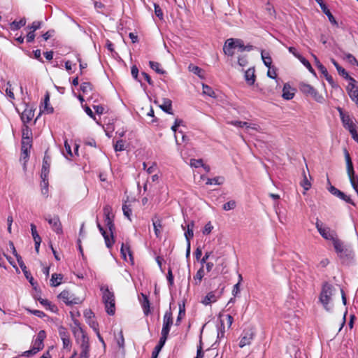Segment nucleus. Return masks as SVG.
Returning <instances> with one entry per match:
<instances>
[{
  "label": "nucleus",
  "mask_w": 358,
  "mask_h": 358,
  "mask_svg": "<svg viewBox=\"0 0 358 358\" xmlns=\"http://www.w3.org/2000/svg\"><path fill=\"white\" fill-rule=\"evenodd\" d=\"M102 292V301L105 305L106 313L113 315L115 312V301L114 292L107 285H102L100 288Z\"/></svg>",
  "instance_id": "nucleus-1"
},
{
  "label": "nucleus",
  "mask_w": 358,
  "mask_h": 358,
  "mask_svg": "<svg viewBox=\"0 0 358 358\" xmlns=\"http://www.w3.org/2000/svg\"><path fill=\"white\" fill-rule=\"evenodd\" d=\"M334 290V286L329 282H325L322 284V290L319 296V301L327 311H330L331 310L330 303Z\"/></svg>",
  "instance_id": "nucleus-2"
},
{
  "label": "nucleus",
  "mask_w": 358,
  "mask_h": 358,
  "mask_svg": "<svg viewBox=\"0 0 358 358\" xmlns=\"http://www.w3.org/2000/svg\"><path fill=\"white\" fill-rule=\"evenodd\" d=\"M244 43L239 38H229L223 46V51L225 55L232 57L234 55V50L238 48L239 51L243 52Z\"/></svg>",
  "instance_id": "nucleus-3"
},
{
  "label": "nucleus",
  "mask_w": 358,
  "mask_h": 358,
  "mask_svg": "<svg viewBox=\"0 0 358 358\" xmlns=\"http://www.w3.org/2000/svg\"><path fill=\"white\" fill-rule=\"evenodd\" d=\"M299 87L303 94L306 96H311L317 102L322 103L324 101V99L322 95L319 94V92L310 85L305 83H301Z\"/></svg>",
  "instance_id": "nucleus-4"
},
{
  "label": "nucleus",
  "mask_w": 358,
  "mask_h": 358,
  "mask_svg": "<svg viewBox=\"0 0 358 358\" xmlns=\"http://www.w3.org/2000/svg\"><path fill=\"white\" fill-rule=\"evenodd\" d=\"M315 227L320 234L326 240L334 241L337 238L336 233L329 227L323 226L322 222L317 220Z\"/></svg>",
  "instance_id": "nucleus-5"
},
{
  "label": "nucleus",
  "mask_w": 358,
  "mask_h": 358,
  "mask_svg": "<svg viewBox=\"0 0 358 358\" xmlns=\"http://www.w3.org/2000/svg\"><path fill=\"white\" fill-rule=\"evenodd\" d=\"M173 324V317L171 311H166L163 317V327L161 332L160 338L167 340L170 329Z\"/></svg>",
  "instance_id": "nucleus-6"
},
{
  "label": "nucleus",
  "mask_w": 358,
  "mask_h": 358,
  "mask_svg": "<svg viewBox=\"0 0 358 358\" xmlns=\"http://www.w3.org/2000/svg\"><path fill=\"white\" fill-rule=\"evenodd\" d=\"M338 110L343 127L350 131V134L355 133L357 131V129L352 119L348 113H345L342 108H338Z\"/></svg>",
  "instance_id": "nucleus-7"
},
{
  "label": "nucleus",
  "mask_w": 358,
  "mask_h": 358,
  "mask_svg": "<svg viewBox=\"0 0 358 358\" xmlns=\"http://www.w3.org/2000/svg\"><path fill=\"white\" fill-rule=\"evenodd\" d=\"M80 345V358L90 357V340L87 336H83L80 338V342H77Z\"/></svg>",
  "instance_id": "nucleus-8"
},
{
  "label": "nucleus",
  "mask_w": 358,
  "mask_h": 358,
  "mask_svg": "<svg viewBox=\"0 0 358 358\" xmlns=\"http://www.w3.org/2000/svg\"><path fill=\"white\" fill-rule=\"evenodd\" d=\"M44 219L48 222L54 231L57 234H62V227L58 216L55 215L52 217L50 215H48L44 216Z\"/></svg>",
  "instance_id": "nucleus-9"
},
{
  "label": "nucleus",
  "mask_w": 358,
  "mask_h": 358,
  "mask_svg": "<svg viewBox=\"0 0 358 358\" xmlns=\"http://www.w3.org/2000/svg\"><path fill=\"white\" fill-rule=\"evenodd\" d=\"M66 305L79 304L81 301L79 298L74 296L69 291L64 290L58 296Z\"/></svg>",
  "instance_id": "nucleus-10"
},
{
  "label": "nucleus",
  "mask_w": 358,
  "mask_h": 358,
  "mask_svg": "<svg viewBox=\"0 0 358 358\" xmlns=\"http://www.w3.org/2000/svg\"><path fill=\"white\" fill-rule=\"evenodd\" d=\"M46 337V333L44 330H41L36 337L33 340L32 348L37 352H39L44 347L43 341Z\"/></svg>",
  "instance_id": "nucleus-11"
},
{
  "label": "nucleus",
  "mask_w": 358,
  "mask_h": 358,
  "mask_svg": "<svg viewBox=\"0 0 358 358\" xmlns=\"http://www.w3.org/2000/svg\"><path fill=\"white\" fill-rule=\"evenodd\" d=\"M70 314L74 324V327H73V333L76 338V341L80 342V338L83 337V335L87 336V334L81 327L80 322L78 320L74 319L73 312H70Z\"/></svg>",
  "instance_id": "nucleus-12"
},
{
  "label": "nucleus",
  "mask_w": 358,
  "mask_h": 358,
  "mask_svg": "<svg viewBox=\"0 0 358 358\" xmlns=\"http://www.w3.org/2000/svg\"><path fill=\"white\" fill-rule=\"evenodd\" d=\"M334 249L340 257H347L350 255V251L345 248L343 242L336 238L332 241Z\"/></svg>",
  "instance_id": "nucleus-13"
},
{
  "label": "nucleus",
  "mask_w": 358,
  "mask_h": 358,
  "mask_svg": "<svg viewBox=\"0 0 358 358\" xmlns=\"http://www.w3.org/2000/svg\"><path fill=\"white\" fill-rule=\"evenodd\" d=\"M329 191L334 196L338 197L339 199L345 201V202L350 203L353 206H355V203L352 201L351 198L349 196L345 194L343 192L340 191L334 186L330 185L329 187Z\"/></svg>",
  "instance_id": "nucleus-14"
},
{
  "label": "nucleus",
  "mask_w": 358,
  "mask_h": 358,
  "mask_svg": "<svg viewBox=\"0 0 358 358\" xmlns=\"http://www.w3.org/2000/svg\"><path fill=\"white\" fill-rule=\"evenodd\" d=\"M59 334L63 343V348H69L71 346V342L67 329L64 327H60L59 328Z\"/></svg>",
  "instance_id": "nucleus-15"
},
{
  "label": "nucleus",
  "mask_w": 358,
  "mask_h": 358,
  "mask_svg": "<svg viewBox=\"0 0 358 358\" xmlns=\"http://www.w3.org/2000/svg\"><path fill=\"white\" fill-rule=\"evenodd\" d=\"M255 334L252 330L250 329L244 331L243 335L242 336L239 342V347L243 348L245 345H250L254 338Z\"/></svg>",
  "instance_id": "nucleus-16"
},
{
  "label": "nucleus",
  "mask_w": 358,
  "mask_h": 358,
  "mask_svg": "<svg viewBox=\"0 0 358 358\" xmlns=\"http://www.w3.org/2000/svg\"><path fill=\"white\" fill-rule=\"evenodd\" d=\"M320 6V8L322 9V12L328 17L329 20L334 24H337V22L335 20L334 17L330 12L328 7L326 6V4L324 3L323 0H315Z\"/></svg>",
  "instance_id": "nucleus-17"
},
{
  "label": "nucleus",
  "mask_w": 358,
  "mask_h": 358,
  "mask_svg": "<svg viewBox=\"0 0 358 358\" xmlns=\"http://www.w3.org/2000/svg\"><path fill=\"white\" fill-rule=\"evenodd\" d=\"M17 263H18L20 267L21 268L23 273L24 274V276L26 277V278L29 280L30 284L32 286H34L35 285L34 279L32 277V275L30 273V272L27 270V266H25L22 259V258H18Z\"/></svg>",
  "instance_id": "nucleus-18"
},
{
  "label": "nucleus",
  "mask_w": 358,
  "mask_h": 358,
  "mask_svg": "<svg viewBox=\"0 0 358 358\" xmlns=\"http://www.w3.org/2000/svg\"><path fill=\"white\" fill-rule=\"evenodd\" d=\"M34 116V110L27 106L21 115V120L24 123L29 122Z\"/></svg>",
  "instance_id": "nucleus-19"
},
{
  "label": "nucleus",
  "mask_w": 358,
  "mask_h": 358,
  "mask_svg": "<svg viewBox=\"0 0 358 358\" xmlns=\"http://www.w3.org/2000/svg\"><path fill=\"white\" fill-rule=\"evenodd\" d=\"M347 90L350 97L355 101L358 106V87H356L353 83H349Z\"/></svg>",
  "instance_id": "nucleus-20"
},
{
  "label": "nucleus",
  "mask_w": 358,
  "mask_h": 358,
  "mask_svg": "<svg viewBox=\"0 0 358 358\" xmlns=\"http://www.w3.org/2000/svg\"><path fill=\"white\" fill-rule=\"evenodd\" d=\"M294 90L289 84H285L282 89V98L285 100L292 99L294 96Z\"/></svg>",
  "instance_id": "nucleus-21"
},
{
  "label": "nucleus",
  "mask_w": 358,
  "mask_h": 358,
  "mask_svg": "<svg viewBox=\"0 0 358 358\" xmlns=\"http://www.w3.org/2000/svg\"><path fill=\"white\" fill-rule=\"evenodd\" d=\"M245 79L247 82V83L250 85H252L256 80V76L255 74V69L254 68H249L245 72Z\"/></svg>",
  "instance_id": "nucleus-22"
},
{
  "label": "nucleus",
  "mask_w": 358,
  "mask_h": 358,
  "mask_svg": "<svg viewBox=\"0 0 358 358\" xmlns=\"http://www.w3.org/2000/svg\"><path fill=\"white\" fill-rule=\"evenodd\" d=\"M344 155H345V159L346 165H347V173H348V176H350L355 174L353 164H352L350 154L346 149L344 150Z\"/></svg>",
  "instance_id": "nucleus-23"
},
{
  "label": "nucleus",
  "mask_w": 358,
  "mask_h": 358,
  "mask_svg": "<svg viewBox=\"0 0 358 358\" xmlns=\"http://www.w3.org/2000/svg\"><path fill=\"white\" fill-rule=\"evenodd\" d=\"M344 155H345V159L346 165H347V173H348V176H350L355 174L353 164H352L350 154L346 149L344 150Z\"/></svg>",
  "instance_id": "nucleus-24"
},
{
  "label": "nucleus",
  "mask_w": 358,
  "mask_h": 358,
  "mask_svg": "<svg viewBox=\"0 0 358 358\" xmlns=\"http://www.w3.org/2000/svg\"><path fill=\"white\" fill-rule=\"evenodd\" d=\"M41 111L42 113H45L47 114L52 113L54 111V109L52 106L50 105V95L48 93H46L44 98V106L42 108H41Z\"/></svg>",
  "instance_id": "nucleus-25"
},
{
  "label": "nucleus",
  "mask_w": 358,
  "mask_h": 358,
  "mask_svg": "<svg viewBox=\"0 0 358 358\" xmlns=\"http://www.w3.org/2000/svg\"><path fill=\"white\" fill-rule=\"evenodd\" d=\"M159 108L168 114H173L172 111V101L169 99H163V103L159 106Z\"/></svg>",
  "instance_id": "nucleus-26"
},
{
  "label": "nucleus",
  "mask_w": 358,
  "mask_h": 358,
  "mask_svg": "<svg viewBox=\"0 0 358 358\" xmlns=\"http://www.w3.org/2000/svg\"><path fill=\"white\" fill-rule=\"evenodd\" d=\"M218 296L215 294L214 292H210L202 300V303L205 306L210 305L212 303H215L217 301Z\"/></svg>",
  "instance_id": "nucleus-27"
},
{
  "label": "nucleus",
  "mask_w": 358,
  "mask_h": 358,
  "mask_svg": "<svg viewBox=\"0 0 358 358\" xmlns=\"http://www.w3.org/2000/svg\"><path fill=\"white\" fill-rule=\"evenodd\" d=\"M143 297V300L141 301V306L143 310V313L145 315H148L150 313V303L148 299V297L144 294H141Z\"/></svg>",
  "instance_id": "nucleus-28"
},
{
  "label": "nucleus",
  "mask_w": 358,
  "mask_h": 358,
  "mask_svg": "<svg viewBox=\"0 0 358 358\" xmlns=\"http://www.w3.org/2000/svg\"><path fill=\"white\" fill-rule=\"evenodd\" d=\"M26 22L27 21L24 17L21 18L19 21L14 20L10 24V29L12 31H17L20 29L21 27L25 26Z\"/></svg>",
  "instance_id": "nucleus-29"
},
{
  "label": "nucleus",
  "mask_w": 358,
  "mask_h": 358,
  "mask_svg": "<svg viewBox=\"0 0 358 358\" xmlns=\"http://www.w3.org/2000/svg\"><path fill=\"white\" fill-rule=\"evenodd\" d=\"M102 236L104 238L106 247L110 248L115 243L113 234H112L111 232L108 233L107 231H106L104 235Z\"/></svg>",
  "instance_id": "nucleus-30"
},
{
  "label": "nucleus",
  "mask_w": 358,
  "mask_h": 358,
  "mask_svg": "<svg viewBox=\"0 0 358 358\" xmlns=\"http://www.w3.org/2000/svg\"><path fill=\"white\" fill-rule=\"evenodd\" d=\"M166 341V340L159 338L158 344L155 346V348H154V350L152 352L151 358H157L158 355H159V352L161 351L162 348L165 345Z\"/></svg>",
  "instance_id": "nucleus-31"
},
{
  "label": "nucleus",
  "mask_w": 358,
  "mask_h": 358,
  "mask_svg": "<svg viewBox=\"0 0 358 358\" xmlns=\"http://www.w3.org/2000/svg\"><path fill=\"white\" fill-rule=\"evenodd\" d=\"M261 56H262V61H263L264 65L266 67L270 68L271 66V64H272V58L270 56L269 53L266 52L264 50H262Z\"/></svg>",
  "instance_id": "nucleus-32"
},
{
  "label": "nucleus",
  "mask_w": 358,
  "mask_h": 358,
  "mask_svg": "<svg viewBox=\"0 0 358 358\" xmlns=\"http://www.w3.org/2000/svg\"><path fill=\"white\" fill-rule=\"evenodd\" d=\"M120 252L122 256V257L126 259L127 255H128L130 257V259H132V254L131 251L130 250V247L127 243H122L120 248Z\"/></svg>",
  "instance_id": "nucleus-33"
},
{
  "label": "nucleus",
  "mask_w": 358,
  "mask_h": 358,
  "mask_svg": "<svg viewBox=\"0 0 358 358\" xmlns=\"http://www.w3.org/2000/svg\"><path fill=\"white\" fill-rule=\"evenodd\" d=\"M63 278L62 275L53 273L52 275V278L50 279V285L52 287H57L62 283V280Z\"/></svg>",
  "instance_id": "nucleus-34"
},
{
  "label": "nucleus",
  "mask_w": 358,
  "mask_h": 358,
  "mask_svg": "<svg viewBox=\"0 0 358 358\" xmlns=\"http://www.w3.org/2000/svg\"><path fill=\"white\" fill-rule=\"evenodd\" d=\"M41 178V193L43 195H44L45 197L48 196V178Z\"/></svg>",
  "instance_id": "nucleus-35"
},
{
  "label": "nucleus",
  "mask_w": 358,
  "mask_h": 358,
  "mask_svg": "<svg viewBox=\"0 0 358 358\" xmlns=\"http://www.w3.org/2000/svg\"><path fill=\"white\" fill-rule=\"evenodd\" d=\"M150 68L159 74H164L165 71L160 68V64L157 62L150 61L149 62Z\"/></svg>",
  "instance_id": "nucleus-36"
},
{
  "label": "nucleus",
  "mask_w": 358,
  "mask_h": 358,
  "mask_svg": "<svg viewBox=\"0 0 358 358\" xmlns=\"http://www.w3.org/2000/svg\"><path fill=\"white\" fill-rule=\"evenodd\" d=\"M204 276V270H203V268L201 267V268H199L196 275L194 276V284L195 285H199L202 278H203Z\"/></svg>",
  "instance_id": "nucleus-37"
},
{
  "label": "nucleus",
  "mask_w": 358,
  "mask_h": 358,
  "mask_svg": "<svg viewBox=\"0 0 358 358\" xmlns=\"http://www.w3.org/2000/svg\"><path fill=\"white\" fill-rule=\"evenodd\" d=\"M30 143H31V141H27L24 140H22V141L21 150H22V153L24 155V159H26L28 157V150L31 146Z\"/></svg>",
  "instance_id": "nucleus-38"
},
{
  "label": "nucleus",
  "mask_w": 358,
  "mask_h": 358,
  "mask_svg": "<svg viewBox=\"0 0 358 358\" xmlns=\"http://www.w3.org/2000/svg\"><path fill=\"white\" fill-rule=\"evenodd\" d=\"M105 223H106L107 228L109 230V232L114 234L115 227L113 217H105Z\"/></svg>",
  "instance_id": "nucleus-39"
},
{
  "label": "nucleus",
  "mask_w": 358,
  "mask_h": 358,
  "mask_svg": "<svg viewBox=\"0 0 358 358\" xmlns=\"http://www.w3.org/2000/svg\"><path fill=\"white\" fill-rule=\"evenodd\" d=\"M153 227L156 236L159 237L161 234V229L162 227L161 220L159 219L153 220Z\"/></svg>",
  "instance_id": "nucleus-40"
},
{
  "label": "nucleus",
  "mask_w": 358,
  "mask_h": 358,
  "mask_svg": "<svg viewBox=\"0 0 358 358\" xmlns=\"http://www.w3.org/2000/svg\"><path fill=\"white\" fill-rule=\"evenodd\" d=\"M50 163H43L41 178H48V174L50 172Z\"/></svg>",
  "instance_id": "nucleus-41"
},
{
  "label": "nucleus",
  "mask_w": 358,
  "mask_h": 358,
  "mask_svg": "<svg viewBox=\"0 0 358 358\" xmlns=\"http://www.w3.org/2000/svg\"><path fill=\"white\" fill-rule=\"evenodd\" d=\"M185 315V304H179V313L176 320V325H179L181 321V319Z\"/></svg>",
  "instance_id": "nucleus-42"
},
{
  "label": "nucleus",
  "mask_w": 358,
  "mask_h": 358,
  "mask_svg": "<svg viewBox=\"0 0 358 358\" xmlns=\"http://www.w3.org/2000/svg\"><path fill=\"white\" fill-rule=\"evenodd\" d=\"M203 93L210 97L214 98L216 96L214 90L210 86L204 84H203Z\"/></svg>",
  "instance_id": "nucleus-43"
},
{
  "label": "nucleus",
  "mask_w": 358,
  "mask_h": 358,
  "mask_svg": "<svg viewBox=\"0 0 358 358\" xmlns=\"http://www.w3.org/2000/svg\"><path fill=\"white\" fill-rule=\"evenodd\" d=\"M92 85L89 82H85V83H83L81 85H80V90L84 93V94H87L88 92H90L92 91Z\"/></svg>",
  "instance_id": "nucleus-44"
},
{
  "label": "nucleus",
  "mask_w": 358,
  "mask_h": 358,
  "mask_svg": "<svg viewBox=\"0 0 358 358\" xmlns=\"http://www.w3.org/2000/svg\"><path fill=\"white\" fill-rule=\"evenodd\" d=\"M338 73H339V75H341V76H343V78H345V79H349L350 80V83H353L355 82V79H353L352 78H351L348 72L341 66H340L338 69Z\"/></svg>",
  "instance_id": "nucleus-45"
},
{
  "label": "nucleus",
  "mask_w": 358,
  "mask_h": 358,
  "mask_svg": "<svg viewBox=\"0 0 358 358\" xmlns=\"http://www.w3.org/2000/svg\"><path fill=\"white\" fill-rule=\"evenodd\" d=\"M223 182V178L220 177H215L213 178H208L206 185H221Z\"/></svg>",
  "instance_id": "nucleus-46"
},
{
  "label": "nucleus",
  "mask_w": 358,
  "mask_h": 358,
  "mask_svg": "<svg viewBox=\"0 0 358 358\" xmlns=\"http://www.w3.org/2000/svg\"><path fill=\"white\" fill-rule=\"evenodd\" d=\"M43 22L41 21H34L31 25H29L27 28L32 31H36L41 27Z\"/></svg>",
  "instance_id": "nucleus-47"
},
{
  "label": "nucleus",
  "mask_w": 358,
  "mask_h": 358,
  "mask_svg": "<svg viewBox=\"0 0 358 358\" xmlns=\"http://www.w3.org/2000/svg\"><path fill=\"white\" fill-rule=\"evenodd\" d=\"M31 135V131L28 127H26L23 129L22 131V140L27 141H31L30 136Z\"/></svg>",
  "instance_id": "nucleus-48"
},
{
  "label": "nucleus",
  "mask_w": 358,
  "mask_h": 358,
  "mask_svg": "<svg viewBox=\"0 0 358 358\" xmlns=\"http://www.w3.org/2000/svg\"><path fill=\"white\" fill-rule=\"evenodd\" d=\"M236 203L235 201L234 200H231V201H229L227 203H225L224 205H223V209L224 210H233L236 208Z\"/></svg>",
  "instance_id": "nucleus-49"
},
{
  "label": "nucleus",
  "mask_w": 358,
  "mask_h": 358,
  "mask_svg": "<svg viewBox=\"0 0 358 358\" xmlns=\"http://www.w3.org/2000/svg\"><path fill=\"white\" fill-rule=\"evenodd\" d=\"M30 227H31V235H32L34 241L41 240V238L40 237V236L38 235V234L36 231V225L34 224H31Z\"/></svg>",
  "instance_id": "nucleus-50"
},
{
  "label": "nucleus",
  "mask_w": 358,
  "mask_h": 358,
  "mask_svg": "<svg viewBox=\"0 0 358 358\" xmlns=\"http://www.w3.org/2000/svg\"><path fill=\"white\" fill-rule=\"evenodd\" d=\"M122 211L125 217H127L129 220H131V208L130 206L124 204L122 206Z\"/></svg>",
  "instance_id": "nucleus-51"
},
{
  "label": "nucleus",
  "mask_w": 358,
  "mask_h": 358,
  "mask_svg": "<svg viewBox=\"0 0 358 358\" xmlns=\"http://www.w3.org/2000/svg\"><path fill=\"white\" fill-rule=\"evenodd\" d=\"M189 69L194 74L197 75L199 77H202L201 73L203 72V70L201 68H199V66H194V65H190L189 66Z\"/></svg>",
  "instance_id": "nucleus-52"
},
{
  "label": "nucleus",
  "mask_w": 358,
  "mask_h": 358,
  "mask_svg": "<svg viewBox=\"0 0 358 358\" xmlns=\"http://www.w3.org/2000/svg\"><path fill=\"white\" fill-rule=\"evenodd\" d=\"M203 162L201 159H192L190 160L189 165L192 167L199 168V167H201V166H203Z\"/></svg>",
  "instance_id": "nucleus-53"
},
{
  "label": "nucleus",
  "mask_w": 358,
  "mask_h": 358,
  "mask_svg": "<svg viewBox=\"0 0 358 358\" xmlns=\"http://www.w3.org/2000/svg\"><path fill=\"white\" fill-rule=\"evenodd\" d=\"M154 8H155V13L157 17L160 20H163L164 14L162 12V10L161 9L160 6L157 4L154 3Z\"/></svg>",
  "instance_id": "nucleus-54"
},
{
  "label": "nucleus",
  "mask_w": 358,
  "mask_h": 358,
  "mask_svg": "<svg viewBox=\"0 0 358 358\" xmlns=\"http://www.w3.org/2000/svg\"><path fill=\"white\" fill-rule=\"evenodd\" d=\"M315 59L316 60V63H317V69H319V71L321 72L322 74L324 76L327 75L329 73L327 71V68L322 65L317 59V57H315Z\"/></svg>",
  "instance_id": "nucleus-55"
},
{
  "label": "nucleus",
  "mask_w": 358,
  "mask_h": 358,
  "mask_svg": "<svg viewBox=\"0 0 358 358\" xmlns=\"http://www.w3.org/2000/svg\"><path fill=\"white\" fill-rule=\"evenodd\" d=\"M5 92H6V95L10 99H15L14 93L13 92V89L11 88V85L10 84L9 82L7 83L6 88L5 90Z\"/></svg>",
  "instance_id": "nucleus-56"
},
{
  "label": "nucleus",
  "mask_w": 358,
  "mask_h": 358,
  "mask_svg": "<svg viewBox=\"0 0 358 358\" xmlns=\"http://www.w3.org/2000/svg\"><path fill=\"white\" fill-rule=\"evenodd\" d=\"M225 330L223 322H221V325L218 327L217 329V340L220 341L222 338L224 337Z\"/></svg>",
  "instance_id": "nucleus-57"
},
{
  "label": "nucleus",
  "mask_w": 358,
  "mask_h": 358,
  "mask_svg": "<svg viewBox=\"0 0 358 358\" xmlns=\"http://www.w3.org/2000/svg\"><path fill=\"white\" fill-rule=\"evenodd\" d=\"M114 149L116 152L117 151H122L124 150V143L122 140H119L116 141L115 144L114 145Z\"/></svg>",
  "instance_id": "nucleus-58"
},
{
  "label": "nucleus",
  "mask_w": 358,
  "mask_h": 358,
  "mask_svg": "<svg viewBox=\"0 0 358 358\" xmlns=\"http://www.w3.org/2000/svg\"><path fill=\"white\" fill-rule=\"evenodd\" d=\"M299 60L310 71H313V68L311 66V64H310V62L305 58L303 57V56H301Z\"/></svg>",
  "instance_id": "nucleus-59"
},
{
  "label": "nucleus",
  "mask_w": 358,
  "mask_h": 358,
  "mask_svg": "<svg viewBox=\"0 0 358 358\" xmlns=\"http://www.w3.org/2000/svg\"><path fill=\"white\" fill-rule=\"evenodd\" d=\"M305 191H308L311 187V184L307 179L306 176H304V178L301 183Z\"/></svg>",
  "instance_id": "nucleus-60"
},
{
  "label": "nucleus",
  "mask_w": 358,
  "mask_h": 358,
  "mask_svg": "<svg viewBox=\"0 0 358 358\" xmlns=\"http://www.w3.org/2000/svg\"><path fill=\"white\" fill-rule=\"evenodd\" d=\"M103 210L104 217H111L112 207L110 205H106L103 207Z\"/></svg>",
  "instance_id": "nucleus-61"
},
{
  "label": "nucleus",
  "mask_w": 358,
  "mask_h": 358,
  "mask_svg": "<svg viewBox=\"0 0 358 358\" xmlns=\"http://www.w3.org/2000/svg\"><path fill=\"white\" fill-rule=\"evenodd\" d=\"M193 236H194L193 230H192V229H190V228H187V230L185 232V236L187 243L190 242V239L193 237Z\"/></svg>",
  "instance_id": "nucleus-62"
},
{
  "label": "nucleus",
  "mask_w": 358,
  "mask_h": 358,
  "mask_svg": "<svg viewBox=\"0 0 358 358\" xmlns=\"http://www.w3.org/2000/svg\"><path fill=\"white\" fill-rule=\"evenodd\" d=\"M213 229V227L211 224V223L209 222L207 224H206V225L204 226V228L203 229V234H209L212 231Z\"/></svg>",
  "instance_id": "nucleus-63"
},
{
  "label": "nucleus",
  "mask_w": 358,
  "mask_h": 358,
  "mask_svg": "<svg viewBox=\"0 0 358 358\" xmlns=\"http://www.w3.org/2000/svg\"><path fill=\"white\" fill-rule=\"evenodd\" d=\"M267 76L273 79L276 78L277 73H276V69L275 68H272L271 66L268 68Z\"/></svg>",
  "instance_id": "nucleus-64"
}]
</instances>
